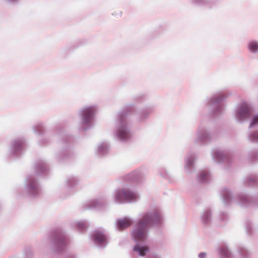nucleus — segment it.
<instances>
[{"instance_id": "obj_1", "label": "nucleus", "mask_w": 258, "mask_h": 258, "mask_svg": "<svg viewBox=\"0 0 258 258\" xmlns=\"http://www.w3.org/2000/svg\"><path fill=\"white\" fill-rule=\"evenodd\" d=\"M162 222V217L159 210L150 209L141 214L140 217L131 232L136 244H145L149 235V227L159 225Z\"/></svg>"}, {"instance_id": "obj_2", "label": "nucleus", "mask_w": 258, "mask_h": 258, "mask_svg": "<svg viewBox=\"0 0 258 258\" xmlns=\"http://www.w3.org/2000/svg\"><path fill=\"white\" fill-rule=\"evenodd\" d=\"M98 109L95 104L85 105L80 109L79 115L81 120L82 130H86L94 126Z\"/></svg>"}, {"instance_id": "obj_3", "label": "nucleus", "mask_w": 258, "mask_h": 258, "mask_svg": "<svg viewBox=\"0 0 258 258\" xmlns=\"http://www.w3.org/2000/svg\"><path fill=\"white\" fill-rule=\"evenodd\" d=\"M112 198L116 204H122L136 202L139 199V195L129 186H125L116 189L112 194Z\"/></svg>"}, {"instance_id": "obj_4", "label": "nucleus", "mask_w": 258, "mask_h": 258, "mask_svg": "<svg viewBox=\"0 0 258 258\" xmlns=\"http://www.w3.org/2000/svg\"><path fill=\"white\" fill-rule=\"evenodd\" d=\"M114 135L117 140L123 142L131 139L132 134L131 127L125 120H118L116 122Z\"/></svg>"}, {"instance_id": "obj_5", "label": "nucleus", "mask_w": 258, "mask_h": 258, "mask_svg": "<svg viewBox=\"0 0 258 258\" xmlns=\"http://www.w3.org/2000/svg\"><path fill=\"white\" fill-rule=\"evenodd\" d=\"M252 111L253 108L251 104L247 102L242 101L237 105L234 116L237 121L241 122L248 119L251 115Z\"/></svg>"}, {"instance_id": "obj_6", "label": "nucleus", "mask_w": 258, "mask_h": 258, "mask_svg": "<svg viewBox=\"0 0 258 258\" xmlns=\"http://www.w3.org/2000/svg\"><path fill=\"white\" fill-rule=\"evenodd\" d=\"M133 252L135 255L145 256L146 258H161L159 253L151 251L149 247L146 244L135 245L133 247Z\"/></svg>"}, {"instance_id": "obj_7", "label": "nucleus", "mask_w": 258, "mask_h": 258, "mask_svg": "<svg viewBox=\"0 0 258 258\" xmlns=\"http://www.w3.org/2000/svg\"><path fill=\"white\" fill-rule=\"evenodd\" d=\"M26 189L29 196L32 198L37 197L40 194V188L34 176L31 175L27 177Z\"/></svg>"}, {"instance_id": "obj_8", "label": "nucleus", "mask_w": 258, "mask_h": 258, "mask_svg": "<svg viewBox=\"0 0 258 258\" xmlns=\"http://www.w3.org/2000/svg\"><path fill=\"white\" fill-rule=\"evenodd\" d=\"M92 239L96 244L101 247H105L108 243L107 236L101 231H94L92 233Z\"/></svg>"}, {"instance_id": "obj_9", "label": "nucleus", "mask_w": 258, "mask_h": 258, "mask_svg": "<svg viewBox=\"0 0 258 258\" xmlns=\"http://www.w3.org/2000/svg\"><path fill=\"white\" fill-rule=\"evenodd\" d=\"M228 97V95L223 93H218L213 94L210 98H208L206 100V105L208 107H213L216 108L218 104L226 99Z\"/></svg>"}, {"instance_id": "obj_10", "label": "nucleus", "mask_w": 258, "mask_h": 258, "mask_svg": "<svg viewBox=\"0 0 258 258\" xmlns=\"http://www.w3.org/2000/svg\"><path fill=\"white\" fill-rule=\"evenodd\" d=\"M217 253L219 258H232L233 254L228 246L222 244L217 249Z\"/></svg>"}, {"instance_id": "obj_11", "label": "nucleus", "mask_w": 258, "mask_h": 258, "mask_svg": "<svg viewBox=\"0 0 258 258\" xmlns=\"http://www.w3.org/2000/svg\"><path fill=\"white\" fill-rule=\"evenodd\" d=\"M133 223V219L130 217H125L118 219L116 222V228L121 230L130 226Z\"/></svg>"}, {"instance_id": "obj_12", "label": "nucleus", "mask_w": 258, "mask_h": 258, "mask_svg": "<svg viewBox=\"0 0 258 258\" xmlns=\"http://www.w3.org/2000/svg\"><path fill=\"white\" fill-rule=\"evenodd\" d=\"M196 157L194 154L188 155L185 159L184 170L187 173H190L194 167Z\"/></svg>"}, {"instance_id": "obj_13", "label": "nucleus", "mask_w": 258, "mask_h": 258, "mask_svg": "<svg viewBox=\"0 0 258 258\" xmlns=\"http://www.w3.org/2000/svg\"><path fill=\"white\" fill-rule=\"evenodd\" d=\"M248 51L252 54L258 53V40L255 39L249 40L246 45Z\"/></svg>"}, {"instance_id": "obj_14", "label": "nucleus", "mask_w": 258, "mask_h": 258, "mask_svg": "<svg viewBox=\"0 0 258 258\" xmlns=\"http://www.w3.org/2000/svg\"><path fill=\"white\" fill-rule=\"evenodd\" d=\"M200 219L203 225H209L212 221L211 212L210 210L204 211L201 215Z\"/></svg>"}, {"instance_id": "obj_15", "label": "nucleus", "mask_w": 258, "mask_h": 258, "mask_svg": "<svg viewBox=\"0 0 258 258\" xmlns=\"http://www.w3.org/2000/svg\"><path fill=\"white\" fill-rule=\"evenodd\" d=\"M210 134L206 130H200L197 133L196 140L198 142H205L209 140Z\"/></svg>"}, {"instance_id": "obj_16", "label": "nucleus", "mask_w": 258, "mask_h": 258, "mask_svg": "<svg viewBox=\"0 0 258 258\" xmlns=\"http://www.w3.org/2000/svg\"><path fill=\"white\" fill-rule=\"evenodd\" d=\"M222 200L225 205H229L232 202L233 198L231 192L227 189H224L222 191Z\"/></svg>"}, {"instance_id": "obj_17", "label": "nucleus", "mask_w": 258, "mask_h": 258, "mask_svg": "<svg viewBox=\"0 0 258 258\" xmlns=\"http://www.w3.org/2000/svg\"><path fill=\"white\" fill-rule=\"evenodd\" d=\"M213 159L216 162H220L225 157L224 152L219 149H214L212 152Z\"/></svg>"}, {"instance_id": "obj_18", "label": "nucleus", "mask_w": 258, "mask_h": 258, "mask_svg": "<svg viewBox=\"0 0 258 258\" xmlns=\"http://www.w3.org/2000/svg\"><path fill=\"white\" fill-rule=\"evenodd\" d=\"M109 150V145L107 143L99 144L96 149L97 153L100 155L106 154Z\"/></svg>"}, {"instance_id": "obj_19", "label": "nucleus", "mask_w": 258, "mask_h": 258, "mask_svg": "<svg viewBox=\"0 0 258 258\" xmlns=\"http://www.w3.org/2000/svg\"><path fill=\"white\" fill-rule=\"evenodd\" d=\"M210 173L208 171L205 170L202 171L198 176V179L201 182L207 181L210 179Z\"/></svg>"}, {"instance_id": "obj_20", "label": "nucleus", "mask_w": 258, "mask_h": 258, "mask_svg": "<svg viewBox=\"0 0 258 258\" xmlns=\"http://www.w3.org/2000/svg\"><path fill=\"white\" fill-rule=\"evenodd\" d=\"M247 140L251 143H258V132L250 133L247 136Z\"/></svg>"}, {"instance_id": "obj_21", "label": "nucleus", "mask_w": 258, "mask_h": 258, "mask_svg": "<svg viewBox=\"0 0 258 258\" xmlns=\"http://www.w3.org/2000/svg\"><path fill=\"white\" fill-rule=\"evenodd\" d=\"M89 208L90 209H99L102 206V203L98 200H94L90 202Z\"/></svg>"}, {"instance_id": "obj_22", "label": "nucleus", "mask_w": 258, "mask_h": 258, "mask_svg": "<svg viewBox=\"0 0 258 258\" xmlns=\"http://www.w3.org/2000/svg\"><path fill=\"white\" fill-rule=\"evenodd\" d=\"M76 227L79 230H85L88 227V224L86 221H79L76 224Z\"/></svg>"}, {"instance_id": "obj_23", "label": "nucleus", "mask_w": 258, "mask_h": 258, "mask_svg": "<svg viewBox=\"0 0 258 258\" xmlns=\"http://www.w3.org/2000/svg\"><path fill=\"white\" fill-rule=\"evenodd\" d=\"M77 183V180L75 177H69L66 180V184L69 187L75 186Z\"/></svg>"}, {"instance_id": "obj_24", "label": "nucleus", "mask_w": 258, "mask_h": 258, "mask_svg": "<svg viewBox=\"0 0 258 258\" xmlns=\"http://www.w3.org/2000/svg\"><path fill=\"white\" fill-rule=\"evenodd\" d=\"M257 125H258V114L253 116L249 126L250 127H252Z\"/></svg>"}, {"instance_id": "obj_25", "label": "nucleus", "mask_w": 258, "mask_h": 258, "mask_svg": "<svg viewBox=\"0 0 258 258\" xmlns=\"http://www.w3.org/2000/svg\"><path fill=\"white\" fill-rule=\"evenodd\" d=\"M238 252L243 257H246L247 255L248 251L245 248L242 247L238 249Z\"/></svg>"}, {"instance_id": "obj_26", "label": "nucleus", "mask_w": 258, "mask_h": 258, "mask_svg": "<svg viewBox=\"0 0 258 258\" xmlns=\"http://www.w3.org/2000/svg\"><path fill=\"white\" fill-rule=\"evenodd\" d=\"M149 115V113L147 111H144L142 113L140 116V120H144Z\"/></svg>"}, {"instance_id": "obj_27", "label": "nucleus", "mask_w": 258, "mask_h": 258, "mask_svg": "<svg viewBox=\"0 0 258 258\" xmlns=\"http://www.w3.org/2000/svg\"><path fill=\"white\" fill-rule=\"evenodd\" d=\"M194 2L195 4L199 5H204L206 3L205 0H194Z\"/></svg>"}, {"instance_id": "obj_28", "label": "nucleus", "mask_w": 258, "mask_h": 258, "mask_svg": "<svg viewBox=\"0 0 258 258\" xmlns=\"http://www.w3.org/2000/svg\"><path fill=\"white\" fill-rule=\"evenodd\" d=\"M42 125L41 124H38L34 126V131L36 133L38 132L41 130Z\"/></svg>"}, {"instance_id": "obj_29", "label": "nucleus", "mask_w": 258, "mask_h": 258, "mask_svg": "<svg viewBox=\"0 0 258 258\" xmlns=\"http://www.w3.org/2000/svg\"><path fill=\"white\" fill-rule=\"evenodd\" d=\"M240 199L241 200V204H244L246 201V197L245 196H241Z\"/></svg>"}, {"instance_id": "obj_30", "label": "nucleus", "mask_w": 258, "mask_h": 258, "mask_svg": "<svg viewBox=\"0 0 258 258\" xmlns=\"http://www.w3.org/2000/svg\"><path fill=\"white\" fill-rule=\"evenodd\" d=\"M207 256V253L206 252L200 253L198 255L199 258H206Z\"/></svg>"}, {"instance_id": "obj_31", "label": "nucleus", "mask_w": 258, "mask_h": 258, "mask_svg": "<svg viewBox=\"0 0 258 258\" xmlns=\"http://www.w3.org/2000/svg\"><path fill=\"white\" fill-rule=\"evenodd\" d=\"M38 170H41V171L43 172L44 170H46V168L44 165H41L40 166L38 167Z\"/></svg>"}, {"instance_id": "obj_32", "label": "nucleus", "mask_w": 258, "mask_h": 258, "mask_svg": "<svg viewBox=\"0 0 258 258\" xmlns=\"http://www.w3.org/2000/svg\"><path fill=\"white\" fill-rule=\"evenodd\" d=\"M23 144H24L23 141L17 140V151L18 150V149L19 148V146H22L23 145Z\"/></svg>"}, {"instance_id": "obj_33", "label": "nucleus", "mask_w": 258, "mask_h": 258, "mask_svg": "<svg viewBox=\"0 0 258 258\" xmlns=\"http://www.w3.org/2000/svg\"><path fill=\"white\" fill-rule=\"evenodd\" d=\"M135 174V172H133V173H131V175H134Z\"/></svg>"}, {"instance_id": "obj_34", "label": "nucleus", "mask_w": 258, "mask_h": 258, "mask_svg": "<svg viewBox=\"0 0 258 258\" xmlns=\"http://www.w3.org/2000/svg\"><path fill=\"white\" fill-rule=\"evenodd\" d=\"M37 174L39 175V174H40V173L38 172V173H37Z\"/></svg>"}]
</instances>
